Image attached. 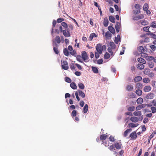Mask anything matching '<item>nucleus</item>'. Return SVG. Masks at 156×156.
Returning <instances> with one entry per match:
<instances>
[{"instance_id":"1","label":"nucleus","mask_w":156,"mask_h":156,"mask_svg":"<svg viewBox=\"0 0 156 156\" xmlns=\"http://www.w3.org/2000/svg\"><path fill=\"white\" fill-rule=\"evenodd\" d=\"M96 49L97 52L101 54H102L103 50H106V48L105 45H102L101 44H99L96 46Z\"/></svg>"},{"instance_id":"2","label":"nucleus","mask_w":156,"mask_h":156,"mask_svg":"<svg viewBox=\"0 0 156 156\" xmlns=\"http://www.w3.org/2000/svg\"><path fill=\"white\" fill-rule=\"evenodd\" d=\"M144 18V16L142 14H140L138 16H135L133 17L134 20H139L143 19Z\"/></svg>"},{"instance_id":"3","label":"nucleus","mask_w":156,"mask_h":156,"mask_svg":"<svg viewBox=\"0 0 156 156\" xmlns=\"http://www.w3.org/2000/svg\"><path fill=\"white\" fill-rule=\"evenodd\" d=\"M115 29L117 33H118L120 31V29L121 28V25L120 23L117 22L115 25Z\"/></svg>"},{"instance_id":"4","label":"nucleus","mask_w":156,"mask_h":156,"mask_svg":"<svg viewBox=\"0 0 156 156\" xmlns=\"http://www.w3.org/2000/svg\"><path fill=\"white\" fill-rule=\"evenodd\" d=\"M114 146H115V147L117 149H120L122 147V144L120 142H116L115 144H114Z\"/></svg>"},{"instance_id":"5","label":"nucleus","mask_w":156,"mask_h":156,"mask_svg":"<svg viewBox=\"0 0 156 156\" xmlns=\"http://www.w3.org/2000/svg\"><path fill=\"white\" fill-rule=\"evenodd\" d=\"M82 57L84 61H85L88 58V56L87 52L85 51H83L81 54Z\"/></svg>"},{"instance_id":"6","label":"nucleus","mask_w":156,"mask_h":156,"mask_svg":"<svg viewBox=\"0 0 156 156\" xmlns=\"http://www.w3.org/2000/svg\"><path fill=\"white\" fill-rule=\"evenodd\" d=\"M62 33L63 35L65 37H69L70 36V33H69V31H68V30H63L62 31Z\"/></svg>"},{"instance_id":"7","label":"nucleus","mask_w":156,"mask_h":156,"mask_svg":"<svg viewBox=\"0 0 156 156\" xmlns=\"http://www.w3.org/2000/svg\"><path fill=\"white\" fill-rule=\"evenodd\" d=\"M154 97V94L153 93H150L146 95L145 98L147 99H151Z\"/></svg>"},{"instance_id":"8","label":"nucleus","mask_w":156,"mask_h":156,"mask_svg":"<svg viewBox=\"0 0 156 156\" xmlns=\"http://www.w3.org/2000/svg\"><path fill=\"white\" fill-rule=\"evenodd\" d=\"M133 89V85H132L129 84H128L126 85V89L127 90L129 91H132Z\"/></svg>"},{"instance_id":"9","label":"nucleus","mask_w":156,"mask_h":156,"mask_svg":"<svg viewBox=\"0 0 156 156\" xmlns=\"http://www.w3.org/2000/svg\"><path fill=\"white\" fill-rule=\"evenodd\" d=\"M147 106L145 104H142L136 107V110H140L142 108H144Z\"/></svg>"},{"instance_id":"10","label":"nucleus","mask_w":156,"mask_h":156,"mask_svg":"<svg viewBox=\"0 0 156 156\" xmlns=\"http://www.w3.org/2000/svg\"><path fill=\"white\" fill-rule=\"evenodd\" d=\"M129 136L133 139H135L137 137L136 134L135 132L132 133L130 134Z\"/></svg>"},{"instance_id":"11","label":"nucleus","mask_w":156,"mask_h":156,"mask_svg":"<svg viewBox=\"0 0 156 156\" xmlns=\"http://www.w3.org/2000/svg\"><path fill=\"white\" fill-rule=\"evenodd\" d=\"M130 120L133 122H138L139 120V118L133 116L130 118Z\"/></svg>"},{"instance_id":"12","label":"nucleus","mask_w":156,"mask_h":156,"mask_svg":"<svg viewBox=\"0 0 156 156\" xmlns=\"http://www.w3.org/2000/svg\"><path fill=\"white\" fill-rule=\"evenodd\" d=\"M78 92L80 96L83 98L85 97V94L83 92L80 90H78Z\"/></svg>"},{"instance_id":"13","label":"nucleus","mask_w":156,"mask_h":156,"mask_svg":"<svg viewBox=\"0 0 156 156\" xmlns=\"http://www.w3.org/2000/svg\"><path fill=\"white\" fill-rule=\"evenodd\" d=\"M108 30L112 34H114L115 33V30L114 28L111 26H109L108 27Z\"/></svg>"},{"instance_id":"14","label":"nucleus","mask_w":156,"mask_h":156,"mask_svg":"<svg viewBox=\"0 0 156 156\" xmlns=\"http://www.w3.org/2000/svg\"><path fill=\"white\" fill-rule=\"evenodd\" d=\"M137 60L139 62L142 63L143 64H145L146 63V61L145 60L142 58H138Z\"/></svg>"},{"instance_id":"15","label":"nucleus","mask_w":156,"mask_h":156,"mask_svg":"<svg viewBox=\"0 0 156 156\" xmlns=\"http://www.w3.org/2000/svg\"><path fill=\"white\" fill-rule=\"evenodd\" d=\"M142 79V78L140 76H137L134 79V81L135 82H137L141 81Z\"/></svg>"},{"instance_id":"16","label":"nucleus","mask_w":156,"mask_h":156,"mask_svg":"<svg viewBox=\"0 0 156 156\" xmlns=\"http://www.w3.org/2000/svg\"><path fill=\"white\" fill-rule=\"evenodd\" d=\"M151 87L148 86H146L144 89V91L145 92H148L151 91Z\"/></svg>"},{"instance_id":"17","label":"nucleus","mask_w":156,"mask_h":156,"mask_svg":"<svg viewBox=\"0 0 156 156\" xmlns=\"http://www.w3.org/2000/svg\"><path fill=\"white\" fill-rule=\"evenodd\" d=\"M108 20L107 18H105L104 19L103 24L105 27H107L108 25Z\"/></svg>"},{"instance_id":"18","label":"nucleus","mask_w":156,"mask_h":156,"mask_svg":"<svg viewBox=\"0 0 156 156\" xmlns=\"http://www.w3.org/2000/svg\"><path fill=\"white\" fill-rule=\"evenodd\" d=\"M137 67L140 70L142 69H144V66L141 63H139L137 65Z\"/></svg>"},{"instance_id":"19","label":"nucleus","mask_w":156,"mask_h":156,"mask_svg":"<svg viewBox=\"0 0 156 156\" xmlns=\"http://www.w3.org/2000/svg\"><path fill=\"white\" fill-rule=\"evenodd\" d=\"M138 125V123L134 124L133 123H130L128 124L129 127H131L132 128H134L137 127Z\"/></svg>"},{"instance_id":"20","label":"nucleus","mask_w":156,"mask_h":156,"mask_svg":"<svg viewBox=\"0 0 156 156\" xmlns=\"http://www.w3.org/2000/svg\"><path fill=\"white\" fill-rule=\"evenodd\" d=\"M135 87L137 89H142L143 86L141 83H136L135 85Z\"/></svg>"},{"instance_id":"21","label":"nucleus","mask_w":156,"mask_h":156,"mask_svg":"<svg viewBox=\"0 0 156 156\" xmlns=\"http://www.w3.org/2000/svg\"><path fill=\"white\" fill-rule=\"evenodd\" d=\"M88 109V106L87 104H86L83 108V112L84 113L87 112Z\"/></svg>"},{"instance_id":"22","label":"nucleus","mask_w":156,"mask_h":156,"mask_svg":"<svg viewBox=\"0 0 156 156\" xmlns=\"http://www.w3.org/2000/svg\"><path fill=\"white\" fill-rule=\"evenodd\" d=\"M132 129H127L124 132V137H126L127 136L128 133L132 131Z\"/></svg>"},{"instance_id":"23","label":"nucleus","mask_w":156,"mask_h":156,"mask_svg":"<svg viewBox=\"0 0 156 156\" xmlns=\"http://www.w3.org/2000/svg\"><path fill=\"white\" fill-rule=\"evenodd\" d=\"M97 37V36L94 33H93L91 34L89 37V40L90 41H91L93 37Z\"/></svg>"},{"instance_id":"24","label":"nucleus","mask_w":156,"mask_h":156,"mask_svg":"<svg viewBox=\"0 0 156 156\" xmlns=\"http://www.w3.org/2000/svg\"><path fill=\"white\" fill-rule=\"evenodd\" d=\"M70 86L73 89H76L77 88V86L74 82H72L70 83Z\"/></svg>"},{"instance_id":"25","label":"nucleus","mask_w":156,"mask_h":156,"mask_svg":"<svg viewBox=\"0 0 156 156\" xmlns=\"http://www.w3.org/2000/svg\"><path fill=\"white\" fill-rule=\"evenodd\" d=\"M55 41L58 44H59L61 41L60 37L58 36H56Z\"/></svg>"},{"instance_id":"26","label":"nucleus","mask_w":156,"mask_h":156,"mask_svg":"<svg viewBox=\"0 0 156 156\" xmlns=\"http://www.w3.org/2000/svg\"><path fill=\"white\" fill-rule=\"evenodd\" d=\"M78 86L79 88L82 90H83L84 89L85 86L82 83H80L78 84Z\"/></svg>"},{"instance_id":"27","label":"nucleus","mask_w":156,"mask_h":156,"mask_svg":"<svg viewBox=\"0 0 156 156\" xmlns=\"http://www.w3.org/2000/svg\"><path fill=\"white\" fill-rule=\"evenodd\" d=\"M136 93L138 96H140L142 94V90L140 89H138L136 91Z\"/></svg>"},{"instance_id":"28","label":"nucleus","mask_w":156,"mask_h":156,"mask_svg":"<svg viewBox=\"0 0 156 156\" xmlns=\"http://www.w3.org/2000/svg\"><path fill=\"white\" fill-rule=\"evenodd\" d=\"M143 102V99L142 98H138L136 102L138 104H141Z\"/></svg>"},{"instance_id":"29","label":"nucleus","mask_w":156,"mask_h":156,"mask_svg":"<svg viewBox=\"0 0 156 156\" xmlns=\"http://www.w3.org/2000/svg\"><path fill=\"white\" fill-rule=\"evenodd\" d=\"M140 22H141V24L144 26L146 25L148 23V22L144 20H141L140 21Z\"/></svg>"},{"instance_id":"30","label":"nucleus","mask_w":156,"mask_h":156,"mask_svg":"<svg viewBox=\"0 0 156 156\" xmlns=\"http://www.w3.org/2000/svg\"><path fill=\"white\" fill-rule=\"evenodd\" d=\"M63 53L65 55L68 56L69 55V52L66 48H65L63 50Z\"/></svg>"},{"instance_id":"31","label":"nucleus","mask_w":156,"mask_h":156,"mask_svg":"<svg viewBox=\"0 0 156 156\" xmlns=\"http://www.w3.org/2000/svg\"><path fill=\"white\" fill-rule=\"evenodd\" d=\"M133 114L135 116H139L141 115V111L134 112Z\"/></svg>"},{"instance_id":"32","label":"nucleus","mask_w":156,"mask_h":156,"mask_svg":"<svg viewBox=\"0 0 156 156\" xmlns=\"http://www.w3.org/2000/svg\"><path fill=\"white\" fill-rule=\"evenodd\" d=\"M148 64L149 67L150 68H153L154 67V63L151 61H149Z\"/></svg>"},{"instance_id":"33","label":"nucleus","mask_w":156,"mask_h":156,"mask_svg":"<svg viewBox=\"0 0 156 156\" xmlns=\"http://www.w3.org/2000/svg\"><path fill=\"white\" fill-rule=\"evenodd\" d=\"M110 47V48H112V49H115V45L114 43L113 42H111L109 43Z\"/></svg>"},{"instance_id":"34","label":"nucleus","mask_w":156,"mask_h":156,"mask_svg":"<svg viewBox=\"0 0 156 156\" xmlns=\"http://www.w3.org/2000/svg\"><path fill=\"white\" fill-rule=\"evenodd\" d=\"M115 18L112 16H110L109 17V20L111 22L114 23H115Z\"/></svg>"},{"instance_id":"35","label":"nucleus","mask_w":156,"mask_h":156,"mask_svg":"<svg viewBox=\"0 0 156 156\" xmlns=\"http://www.w3.org/2000/svg\"><path fill=\"white\" fill-rule=\"evenodd\" d=\"M148 9V5L145 3L144 4L143 7V9L144 11L147 10Z\"/></svg>"},{"instance_id":"36","label":"nucleus","mask_w":156,"mask_h":156,"mask_svg":"<svg viewBox=\"0 0 156 156\" xmlns=\"http://www.w3.org/2000/svg\"><path fill=\"white\" fill-rule=\"evenodd\" d=\"M107 136L105 134H103L100 136V139L102 140H104L107 138Z\"/></svg>"},{"instance_id":"37","label":"nucleus","mask_w":156,"mask_h":156,"mask_svg":"<svg viewBox=\"0 0 156 156\" xmlns=\"http://www.w3.org/2000/svg\"><path fill=\"white\" fill-rule=\"evenodd\" d=\"M92 69L93 72L95 73H98V70L96 67H92Z\"/></svg>"},{"instance_id":"38","label":"nucleus","mask_w":156,"mask_h":156,"mask_svg":"<svg viewBox=\"0 0 156 156\" xmlns=\"http://www.w3.org/2000/svg\"><path fill=\"white\" fill-rule=\"evenodd\" d=\"M110 57L109 54L108 52H106L104 55V58L105 59H108L110 58Z\"/></svg>"},{"instance_id":"39","label":"nucleus","mask_w":156,"mask_h":156,"mask_svg":"<svg viewBox=\"0 0 156 156\" xmlns=\"http://www.w3.org/2000/svg\"><path fill=\"white\" fill-rule=\"evenodd\" d=\"M150 27H145L143 28V30L145 31L148 32L149 33H151V32L149 30Z\"/></svg>"},{"instance_id":"40","label":"nucleus","mask_w":156,"mask_h":156,"mask_svg":"<svg viewBox=\"0 0 156 156\" xmlns=\"http://www.w3.org/2000/svg\"><path fill=\"white\" fill-rule=\"evenodd\" d=\"M105 36L107 38L111 37L112 36V34L109 32L108 31L106 33Z\"/></svg>"},{"instance_id":"41","label":"nucleus","mask_w":156,"mask_h":156,"mask_svg":"<svg viewBox=\"0 0 156 156\" xmlns=\"http://www.w3.org/2000/svg\"><path fill=\"white\" fill-rule=\"evenodd\" d=\"M77 60L80 62H82V61L81 57L80 55H77L76 57Z\"/></svg>"},{"instance_id":"42","label":"nucleus","mask_w":156,"mask_h":156,"mask_svg":"<svg viewBox=\"0 0 156 156\" xmlns=\"http://www.w3.org/2000/svg\"><path fill=\"white\" fill-rule=\"evenodd\" d=\"M143 80V82L145 83H148L150 81V80L148 78H144Z\"/></svg>"},{"instance_id":"43","label":"nucleus","mask_w":156,"mask_h":156,"mask_svg":"<svg viewBox=\"0 0 156 156\" xmlns=\"http://www.w3.org/2000/svg\"><path fill=\"white\" fill-rule=\"evenodd\" d=\"M149 69H145L144 71V73L146 75H148L149 72Z\"/></svg>"},{"instance_id":"44","label":"nucleus","mask_w":156,"mask_h":156,"mask_svg":"<svg viewBox=\"0 0 156 156\" xmlns=\"http://www.w3.org/2000/svg\"><path fill=\"white\" fill-rule=\"evenodd\" d=\"M135 107L133 106L129 107L128 108V110L129 111H133L134 110Z\"/></svg>"},{"instance_id":"45","label":"nucleus","mask_w":156,"mask_h":156,"mask_svg":"<svg viewBox=\"0 0 156 156\" xmlns=\"http://www.w3.org/2000/svg\"><path fill=\"white\" fill-rule=\"evenodd\" d=\"M156 22L155 21H153L152 22L151 25V27L153 28H156Z\"/></svg>"},{"instance_id":"46","label":"nucleus","mask_w":156,"mask_h":156,"mask_svg":"<svg viewBox=\"0 0 156 156\" xmlns=\"http://www.w3.org/2000/svg\"><path fill=\"white\" fill-rule=\"evenodd\" d=\"M65 80L66 82L68 83H71L72 81L71 79L68 77H66L65 78Z\"/></svg>"},{"instance_id":"47","label":"nucleus","mask_w":156,"mask_h":156,"mask_svg":"<svg viewBox=\"0 0 156 156\" xmlns=\"http://www.w3.org/2000/svg\"><path fill=\"white\" fill-rule=\"evenodd\" d=\"M52 44H53V48L54 47H57L58 45L56 43V42L54 40H52Z\"/></svg>"},{"instance_id":"48","label":"nucleus","mask_w":156,"mask_h":156,"mask_svg":"<svg viewBox=\"0 0 156 156\" xmlns=\"http://www.w3.org/2000/svg\"><path fill=\"white\" fill-rule=\"evenodd\" d=\"M76 113L77 112L75 110H73L71 113V116L73 117L76 116Z\"/></svg>"},{"instance_id":"49","label":"nucleus","mask_w":156,"mask_h":156,"mask_svg":"<svg viewBox=\"0 0 156 156\" xmlns=\"http://www.w3.org/2000/svg\"><path fill=\"white\" fill-rule=\"evenodd\" d=\"M62 69L66 70H68L69 68L68 65H62Z\"/></svg>"},{"instance_id":"50","label":"nucleus","mask_w":156,"mask_h":156,"mask_svg":"<svg viewBox=\"0 0 156 156\" xmlns=\"http://www.w3.org/2000/svg\"><path fill=\"white\" fill-rule=\"evenodd\" d=\"M151 109L152 113H155L156 112V108L154 107H152L151 108Z\"/></svg>"},{"instance_id":"51","label":"nucleus","mask_w":156,"mask_h":156,"mask_svg":"<svg viewBox=\"0 0 156 156\" xmlns=\"http://www.w3.org/2000/svg\"><path fill=\"white\" fill-rule=\"evenodd\" d=\"M135 8L138 10H140L141 8V5L138 4H136L135 5Z\"/></svg>"},{"instance_id":"52","label":"nucleus","mask_w":156,"mask_h":156,"mask_svg":"<svg viewBox=\"0 0 156 156\" xmlns=\"http://www.w3.org/2000/svg\"><path fill=\"white\" fill-rule=\"evenodd\" d=\"M114 146H114V145H112L110 146V147H109V150L110 151H113L114 150H115V147H114Z\"/></svg>"},{"instance_id":"53","label":"nucleus","mask_w":156,"mask_h":156,"mask_svg":"<svg viewBox=\"0 0 156 156\" xmlns=\"http://www.w3.org/2000/svg\"><path fill=\"white\" fill-rule=\"evenodd\" d=\"M78 94H79V93H78V91L76 92L75 93V95L76 96V99H77V100L78 101H79L80 100V99L78 96Z\"/></svg>"},{"instance_id":"54","label":"nucleus","mask_w":156,"mask_h":156,"mask_svg":"<svg viewBox=\"0 0 156 156\" xmlns=\"http://www.w3.org/2000/svg\"><path fill=\"white\" fill-rule=\"evenodd\" d=\"M53 50L55 53L57 54L58 53L59 51L57 48L55 47H54L53 48Z\"/></svg>"},{"instance_id":"55","label":"nucleus","mask_w":156,"mask_h":156,"mask_svg":"<svg viewBox=\"0 0 156 156\" xmlns=\"http://www.w3.org/2000/svg\"><path fill=\"white\" fill-rule=\"evenodd\" d=\"M61 25L63 27L67 28L68 27L67 24L65 22H62L61 23Z\"/></svg>"},{"instance_id":"56","label":"nucleus","mask_w":156,"mask_h":156,"mask_svg":"<svg viewBox=\"0 0 156 156\" xmlns=\"http://www.w3.org/2000/svg\"><path fill=\"white\" fill-rule=\"evenodd\" d=\"M149 38L147 37L144 39V41H140V42L141 43H143V42H149Z\"/></svg>"},{"instance_id":"57","label":"nucleus","mask_w":156,"mask_h":156,"mask_svg":"<svg viewBox=\"0 0 156 156\" xmlns=\"http://www.w3.org/2000/svg\"><path fill=\"white\" fill-rule=\"evenodd\" d=\"M147 60L151 61V60H153V59H154V57L151 56H147Z\"/></svg>"},{"instance_id":"58","label":"nucleus","mask_w":156,"mask_h":156,"mask_svg":"<svg viewBox=\"0 0 156 156\" xmlns=\"http://www.w3.org/2000/svg\"><path fill=\"white\" fill-rule=\"evenodd\" d=\"M156 134V132L155 131L153 132L152 133V134L149 137L150 139L151 140V138H152L154 137V135L155 134Z\"/></svg>"},{"instance_id":"59","label":"nucleus","mask_w":156,"mask_h":156,"mask_svg":"<svg viewBox=\"0 0 156 156\" xmlns=\"http://www.w3.org/2000/svg\"><path fill=\"white\" fill-rule=\"evenodd\" d=\"M103 62V60L102 59H100L97 61V64H101Z\"/></svg>"},{"instance_id":"60","label":"nucleus","mask_w":156,"mask_h":156,"mask_svg":"<svg viewBox=\"0 0 156 156\" xmlns=\"http://www.w3.org/2000/svg\"><path fill=\"white\" fill-rule=\"evenodd\" d=\"M99 54H100L98 52H95V57L97 59L99 58Z\"/></svg>"},{"instance_id":"61","label":"nucleus","mask_w":156,"mask_h":156,"mask_svg":"<svg viewBox=\"0 0 156 156\" xmlns=\"http://www.w3.org/2000/svg\"><path fill=\"white\" fill-rule=\"evenodd\" d=\"M149 34L151 36L152 38L156 39V35L154 34L153 33H150Z\"/></svg>"},{"instance_id":"62","label":"nucleus","mask_w":156,"mask_h":156,"mask_svg":"<svg viewBox=\"0 0 156 156\" xmlns=\"http://www.w3.org/2000/svg\"><path fill=\"white\" fill-rule=\"evenodd\" d=\"M70 53L72 55H73L74 56H75V55L76 53V51L75 50H73V51H70Z\"/></svg>"},{"instance_id":"63","label":"nucleus","mask_w":156,"mask_h":156,"mask_svg":"<svg viewBox=\"0 0 156 156\" xmlns=\"http://www.w3.org/2000/svg\"><path fill=\"white\" fill-rule=\"evenodd\" d=\"M64 19L63 18H58L57 20V22L58 23H60L62 22L63 21Z\"/></svg>"},{"instance_id":"64","label":"nucleus","mask_w":156,"mask_h":156,"mask_svg":"<svg viewBox=\"0 0 156 156\" xmlns=\"http://www.w3.org/2000/svg\"><path fill=\"white\" fill-rule=\"evenodd\" d=\"M152 103L153 105L156 107V100H154L152 101Z\"/></svg>"}]
</instances>
